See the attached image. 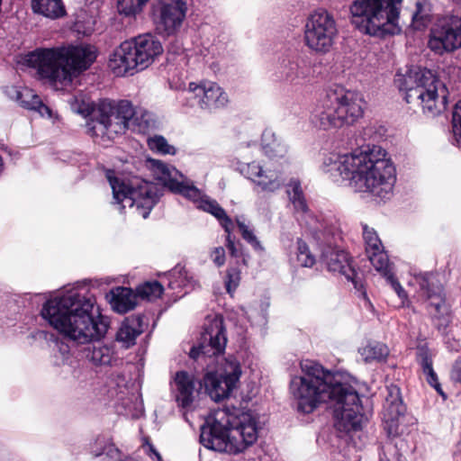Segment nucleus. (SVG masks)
Segmentation results:
<instances>
[{"mask_svg":"<svg viewBox=\"0 0 461 461\" xmlns=\"http://www.w3.org/2000/svg\"><path fill=\"white\" fill-rule=\"evenodd\" d=\"M302 375L292 379L291 393L297 410L312 412L321 403L332 405L335 427L339 431L351 432L362 429L366 421L357 389L342 374H332L320 364L304 360L301 363Z\"/></svg>","mask_w":461,"mask_h":461,"instance_id":"1","label":"nucleus"},{"mask_svg":"<svg viewBox=\"0 0 461 461\" xmlns=\"http://www.w3.org/2000/svg\"><path fill=\"white\" fill-rule=\"evenodd\" d=\"M323 172L334 181H348L357 192L388 198L396 182L395 167L378 146L365 147L348 154L330 153L324 157Z\"/></svg>","mask_w":461,"mask_h":461,"instance_id":"2","label":"nucleus"},{"mask_svg":"<svg viewBox=\"0 0 461 461\" xmlns=\"http://www.w3.org/2000/svg\"><path fill=\"white\" fill-rule=\"evenodd\" d=\"M95 303L93 295L71 290L48 300L41 316L64 337L85 344L100 339L108 330V322L103 316L95 319L92 315Z\"/></svg>","mask_w":461,"mask_h":461,"instance_id":"3","label":"nucleus"},{"mask_svg":"<svg viewBox=\"0 0 461 461\" xmlns=\"http://www.w3.org/2000/svg\"><path fill=\"white\" fill-rule=\"evenodd\" d=\"M208 426L201 430L200 442L206 448L238 454L258 439V421L250 412L221 408L213 411Z\"/></svg>","mask_w":461,"mask_h":461,"instance_id":"4","label":"nucleus"},{"mask_svg":"<svg viewBox=\"0 0 461 461\" xmlns=\"http://www.w3.org/2000/svg\"><path fill=\"white\" fill-rule=\"evenodd\" d=\"M364 104L360 93L341 86L330 87L312 109L311 122L324 131L353 124L363 116Z\"/></svg>","mask_w":461,"mask_h":461,"instance_id":"5","label":"nucleus"},{"mask_svg":"<svg viewBox=\"0 0 461 461\" xmlns=\"http://www.w3.org/2000/svg\"><path fill=\"white\" fill-rule=\"evenodd\" d=\"M394 81L404 92L406 102L420 106L424 113L435 116L444 108L447 88L430 70L411 68L405 74L398 73Z\"/></svg>","mask_w":461,"mask_h":461,"instance_id":"6","label":"nucleus"},{"mask_svg":"<svg viewBox=\"0 0 461 461\" xmlns=\"http://www.w3.org/2000/svg\"><path fill=\"white\" fill-rule=\"evenodd\" d=\"M402 0H355L350 5L352 23L359 32L377 38L401 32L400 6Z\"/></svg>","mask_w":461,"mask_h":461,"instance_id":"7","label":"nucleus"},{"mask_svg":"<svg viewBox=\"0 0 461 461\" xmlns=\"http://www.w3.org/2000/svg\"><path fill=\"white\" fill-rule=\"evenodd\" d=\"M147 166L151 170L153 176L160 181L163 185L167 186L170 191L180 194L193 201L196 203L197 208L212 214L219 220L221 227L227 233L226 236H231L233 221L215 200L203 195L202 192L195 187L191 181L187 180L176 167L154 158L148 159Z\"/></svg>","mask_w":461,"mask_h":461,"instance_id":"8","label":"nucleus"},{"mask_svg":"<svg viewBox=\"0 0 461 461\" xmlns=\"http://www.w3.org/2000/svg\"><path fill=\"white\" fill-rule=\"evenodd\" d=\"M163 52L160 42L151 34L135 37L117 47L109 59V67L117 76L147 68Z\"/></svg>","mask_w":461,"mask_h":461,"instance_id":"9","label":"nucleus"},{"mask_svg":"<svg viewBox=\"0 0 461 461\" xmlns=\"http://www.w3.org/2000/svg\"><path fill=\"white\" fill-rule=\"evenodd\" d=\"M132 115L133 106L129 101L102 100L87 122V132L95 142L105 143L128 130Z\"/></svg>","mask_w":461,"mask_h":461,"instance_id":"10","label":"nucleus"},{"mask_svg":"<svg viewBox=\"0 0 461 461\" xmlns=\"http://www.w3.org/2000/svg\"><path fill=\"white\" fill-rule=\"evenodd\" d=\"M106 177L113 190V199L122 207L131 210L146 219L158 199V189L150 182L133 179L129 185L114 176L113 171H107Z\"/></svg>","mask_w":461,"mask_h":461,"instance_id":"11","label":"nucleus"},{"mask_svg":"<svg viewBox=\"0 0 461 461\" xmlns=\"http://www.w3.org/2000/svg\"><path fill=\"white\" fill-rule=\"evenodd\" d=\"M23 62L35 69L41 79L47 80L57 88L70 84V70L66 65L64 47L38 48L26 54Z\"/></svg>","mask_w":461,"mask_h":461,"instance_id":"12","label":"nucleus"},{"mask_svg":"<svg viewBox=\"0 0 461 461\" xmlns=\"http://www.w3.org/2000/svg\"><path fill=\"white\" fill-rule=\"evenodd\" d=\"M339 31L334 16L325 9L312 11L303 25V43L312 52L326 54L336 41Z\"/></svg>","mask_w":461,"mask_h":461,"instance_id":"13","label":"nucleus"},{"mask_svg":"<svg viewBox=\"0 0 461 461\" xmlns=\"http://www.w3.org/2000/svg\"><path fill=\"white\" fill-rule=\"evenodd\" d=\"M425 307L434 327L444 332L452 321L449 304L446 302L442 285L431 274H426L420 280Z\"/></svg>","mask_w":461,"mask_h":461,"instance_id":"14","label":"nucleus"},{"mask_svg":"<svg viewBox=\"0 0 461 461\" xmlns=\"http://www.w3.org/2000/svg\"><path fill=\"white\" fill-rule=\"evenodd\" d=\"M241 375L239 361L232 357L225 358L216 372H208L203 380L209 396L215 402L228 398Z\"/></svg>","mask_w":461,"mask_h":461,"instance_id":"15","label":"nucleus"},{"mask_svg":"<svg viewBox=\"0 0 461 461\" xmlns=\"http://www.w3.org/2000/svg\"><path fill=\"white\" fill-rule=\"evenodd\" d=\"M429 50L438 55L453 52L461 48V18L445 17L430 30Z\"/></svg>","mask_w":461,"mask_h":461,"instance_id":"16","label":"nucleus"},{"mask_svg":"<svg viewBox=\"0 0 461 461\" xmlns=\"http://www.w3.org/2000/svg\"><path fill=\"white\" fill-rule=\"evenodd\" d=\"M185 94L189 106L206 111L222 108L229 102L226 92L218 84L211 81L190 82Z\"/></svg>","mask_w":461,"mask_h":461,"instance_id":"17","label":"nucleus"},{"mask_svg":"<svg viewBox=\"0 0 461 461\" xmlns=\"http://www.w3.org/2000/svg\"><path fill=\"white\" fill-rule=\"evenodd\" d=\"M227 339L223 320L219 315L207 318L201 342L190 351V357L196 359L200 355L212 357L221 354L226 346Z\"/></svg>","mask_w":461,"mask_h":461,"instance_id":"18","label":"nucleus"},{"mask_svg":"<svg viewBox=\"0 0 461 461\" xmlns=\"http://www.w3.org/2000/svg\"><path fill=\"white\" fill-rule=\"evenodd\" d=\"M187 11V0H158L156 17L158 30L167 35L176 33L182 26Z\"/></svg>","mask_w":461,"mask_h":461,"instance_id":"19","label":"nucleus"},{"mask_svg":"<svg viewBox=\"0 0 461 461\" xmlns=\"http://www.w3.org/2000/svg\"><path fill=\"white\" fill-rule=\"evenodd\" d=\"M64 54L70 70V82L77 74L87 69L96 58L95 49L90 45L64 47Z\"/></svg>","mask_w":461,"mask_h":461,"instance_id":"20","label":"nucleus"},{"mask_svg":"<svg viewBox=\"0 0 461 461\" xmlns=\"http://www.w3.org/2000/svg\"><path fill=\"white\" fill-rule=\"evenodd\" d=\"M172 388L177 405L185 409L193 404L198 393L194 375L185 371L176 374Z\"/></svg>","mask_w":461,"mask_h":461,"instance_id":"21","label":"nucleus"},{"mask_svg":"<svg viewBox=\"0 0 461 461\" xmlns=\"http://www.w3.org/2000/svg\"><path fill=\"white\" fill-rule=\"evenodd\" d=\"M310 68L296 57L283 58L277 67L281 80L291 85H300L310 74Z\"/></svg>","mask_w":461,"mask_h":461,"instance_id":"22","label":"nucleus"},{"mask_svg":"<svg viewBox=\"0 0 461 461\" xmlns=\"http://www.w3.org/2000/svg\"><path fill=\"white\" fill-rule=\"evenodd\" d=\"M326 257L328 269L344 276L348 280L356 284L357 273L351 265L348 254L344 250L332 249Z\"/></svg>","mask_w":461,"mask_h":461,"instance_id":"23","label":"nucleus"},{"mask_svg":"<svg viewBox=\"0 0 461 461\" xmlns=\"http://www.w3.org/2000/svg\"><path fill=\"white\" fill-rule=\"evenodd\" d=\"M112 308L119 312L125 313L135 308L137 304V294L128 287H116L107 295Z\"/></svg>","mask_w":461,"mask_h":461,"instance_id":"24","label":"nucleus"},{"mask_svg":"<svg viewBox=\"0 0 461 461\" xmlns=\"http://www.w3.org/2000/svg\"><path fill=\"white\" fill-rule=\"evenodd\" d=\"M143 320L140 316L126 318L116 334V339L122 343L124 348H130L135 344L137 337L143 331Z\"/></svg>","mask_w":461,"mask_h":461,"instance_id":"25","label":"nucleus"},{"mask_svg":"<svg viewBox=\"0 0 461 461\" xmlns=\"http://www.w3.org/2000/svg\"><path fill=\"white\" fill-rule=\"evenodd\" d=\"M84 356L87 361L95 366H112L115 358L113 348L108 345L92 344L84 349Z\"/></svg>","mask_w":461,"mask_h":461,"instance_id":"26","label":"nucleus"},{"mask_svg":"<svg viewBox=\"0 0 461 461\" xmlns=\"http://www.w3.org/2000/svg\"><path fill=\"white\" fill-rule=\"evenodd\" d=\"M262 149L270 159L284 158L288 151L285 142L271 130H266L262 134Z\"/></svg>","mask_w":461,"mask_h":461,"instance_id":"27","label":"nucleus"},{"mask_svg":"<svg viewBox=\"0 0 461 461\" xmlns=\"http://www.w3.org/2000/svg\"><path fill=\"white\" fill-rule=\"evenodd\" d=\"M32 7L34 13L52 20L59 19L66 14L65 6L61 0H32Z\"/></svg>","mask_w":461,"mask_h":461,"instance_id":"28","label":"nucleus"},{"mask_svg":"<svg viewBox=\"0 0 461 461\" xmlns=\"http://www.w3.org/2000/svg\"><path fill=\"white\" fill-rule=\"evenodd\" d=\"M417 361L420 365L424 375H426L427 382L433 386L437 392L446 399V395L443 393L439 383L438 382V376L432 367V359L429 351L427 348L421 347L417 350Z\"/></svg>","mask_w":461,"mask_h":461,"instance_id":"29","label":"nucleus"},{"mask_svg":"<svg viewBox=\"0 0 461 461\" xmlns=\"http://www.w3.org/2000/svg\"><path fill=\"white\" fill-rule=\"evenodd\" d=\"M358 353L365 363L381 362L389 356V348L382 342L369 341L358 348Z\"/></svg>","mask_w":461,"mask_h":461,"instance_id":"30","label":"nucleus"},{"mask_svg":"<svg viewBox=\"0 0 461 461\" xmlns=\"http://www.w3.org/2000/svg\"><path fill=\"white\" fill-rule=\"evenodd\" d=\"M23 108L37 111L43 117H51V110L42 103L32 89L23 87L18 103Z\"/></svg>","mask_w":461,"mask_h":461,"instance_id":"31","label":"nucleus"},{"mask_svg":"<svg viewBox=\"0 0 461 461\" xmlns=\"http://www.w3.org/2000/svg\"><path fill=\"white\" fill-rule=\"evenodd\" d=\"M286 193L295 212L306 213L308 212V204L299 180L291 179L287 185Z\"/></svg>","mask_w":461,"mask_h":461,"instance_id":"32","label":"nucleus"},{"mask_svg":"<svg viewBox=\"0 0 461 461\" xmlns=\"http://www.w3.org/2000/svg\"><path fill=\"white\" fill-rule=\"evenodd\" d=\"M154 124L155 122L150 113L140 108H133V115L131 117L129 122L128 130L140 133H146L154 127Z\"/></svg>","mask_w":461,"mask_h":461,"instance_id":"33","label":"nucleus"},{"mask_svg":"<svg viewBox=\"0 0 461 461\" xmlns=\"http://www.w3.org/2000/svg\"><path fill=\"white\" fill-rule=\"evenodd\" d=\"M283 184L284 179L279 173L272 171L271 169H267L263 176H261L254 185L262 192L274 193L280 189Z\"/></svg>","mask_w":461,"mask_h":461,"instance_id":"34","label":"nucleus"},{"mask_svg":"<svg viewBox=\"0 0 461 461\" xmlns=\"http://www.w3.org/2000/svg\"><path fill=\"white\" fill-rule=\"evenodd\" d=\"M367 256L375 270L380 272L386 279L393 276L388 256L383 249L378 251H372Z\"/></svg>","mask_w":461,"mask_h":461,"instance_id":"35","label":"nucleus"},{"mask_svg":"<svg viewBox=\"0 0 461 461\" xmlns=\"http://www.w3.org/2000/svg\"><path fill=\"white\" fill-rule=\"evenodd\" d=\"M384 411H391L393 413H403L404 406L402 404L398 386L391 384L387 387V395L384 404Z\"/></svg>","mask_w":461,"mask_h":461,"instance_id":"36","label":"nucleus"},{"mask_svg":"<svg viewBox=\"0 0 461 461\" xmlns=\"http://www.w3.org/2000/svg\"><path fill=\"white\" fill-rule=\"evenodd\" d=\"M403 413H393L391 411H383V420L384 429L389 437H397L401 435L403 430L401 429V419Z\"/></svg>","mask_w":461,"mask_h":461,"instance_id":"37","label":"nucleus"},{"mask_svg":"<svg viewBox=\"0 0 461 461\" xmlns=\"http://www.w3.org/2000/svg\"><path fill=\"white\" fill-rule=\"evenodd\" d=\"M412 20L417 28L425 26L429 18V4L427 0H413Z\"/></svg>","mask_w":461,"mask_h":461,"instance_id":"38","label":"nucleus"},{"mask_svg":"<svg viewBox=\"0 0 461 461\" xmlns=\"http://www.w3.org/2000/svg\"><path fill=\"white\" fill-rule=\"evenodd\" d=\"M164 288L158 281L146 282L137 288V297L153 301L158 299L163 294Z\"/></svg>","mask_w":461,"mask_h":461,"instance_id":"39","label":"nucleus"},{"mask_svg":"<svg viewBox=\"0 0 461 461\" xmlns=\"http://www.w3.org/2000/svg\"><path fill=\"white\" fill-rule=\"evenodd\" d=\"M296 258L302 267H311L315 264V258L310 251L308 245L300 238L296 240Z\"/></svg>","mask_w":461,"mask_h":461,"instance_id":"40","label":"nucleus"},{"mask_svg":"<svg viewBox=\"0 0 461 461\" xmlns=\"http://www.w3.org/2000/svg\"><path fill=\"white\" fill-rule=\"evenodd\" d=\"M239 171L242 176L255 184L267 169H264L258 163L252 161L250 163L240 162Z\"/></svg>","mask_w":461,"mask_h":461,"instance_id":"41","label":"nucleus"},{"mask_svg":"<svg viewBox=\"0 0 461 461\" xmlns=\"http://www.w3.org/2000/svg\"><path fill=\"white\" fill-rule=\"evenodd\" d=\"M95 447H93L91 453L94 456L97 457L102 455H106L111 459H120L121 453L113 444L105 443L104 439L97 438L95 442Z\"/></svg>","mask_w":461,"mask_h":461,"instance_id":"42","label":"nucleus"},{"mask_svg":"<svg viewBox=\"0 0 461 461\" xmlns=\"http://www.w3.org/2000/svg\"><path fill=\"white\" fill-rule=\"evenodd\" d=\"M314 222L310 223V230L312 235L320 241L330 242V237L333 234V227L328 226L323 221L313 219Z\"/></svg>","mask_w":461,"mask_h":461,"instance_id":"43","label":"nucleus"},{"mask_svg":"<svg viewBox=\"0 0 461 461\" xmlns=\"http://www.w3.org/2000/svg\"><path fill=\"white\" fill-rule=\"evenodd\" d=\"M148 145L153 151L161 153L163 155H175L176 148L170 145L167 140L160 135H156L148 140Z\"/></svg>","mask_w":461,"mask_h":461,"instance_id":"44","label":"nucleus"},{"mask_svg":"<svg viewBox=\"0 0 461 461\" xmlns=\"http://www.w3.org/2000/svg\"><path fill=\"white\" fill-rule=\"evenodd\" d=\"M71 357L69 346L61 340H57L53 348V363L61 366L68 363Z\"/></svg>","mask_w":461,"mask_h":461,"instance_id":"45","label":"nucleus"},{"mask_svg":"<svg viewBox=\"0 0 461 461\" xmlns=\"http://www.w3.org/2000/svg\"><path fill=\"white\" fill-rule=\"evenodd\" d=\"M363 237L366 242V254H369L372 251H378L383 249L382 242L373 229H369L367 226H365L363 230Z\"/></svg>","mask_w":461,"mask_h":461,"instance_id":"46","label":"nucleus"},{"mask_svg":"<svg viewBox=\"0 0 461 461\" xmlns=\"http://www.w3.org/2000/svg\"><path fill=\"white\" fill-rule=\"evenodd\" d=\"M452 131L454 144L461 148V101L455 105L453 111Z\"/></svg>","mask_w":461,"mask_h":461,"instance_id":"47","label":"nucleus"},{"mask_svg":"<svg viewBox=\"0 0 461 461\" xmlns=\"http://www.w3.org/2000/svg\"><path fill=\"white\" fill-rule=\"evenodd\" d=\"M170 276L176 278L175 280H170L168 283V286L172 289H176L177 287H185L190 280L187 277V271L184 267H176L170 273Z\"/></svg>","mask_w":461,"mask_h":461,"instance_id":"48","label":"nucleus"},{"mask_svg":"<svg viewBox=\"0 0 461 461\" xmlns=\"http://www.w3.org/2000/svg\"><path fill=\"white\" fill-rule=\"evenodd\" d=\"M142 5L137 0H118L117 8L120 14L134 15L142 8Z\"/></svg>","mask_w":461,"mask_h":461,"instance_id":"49","label":"nucleus"},{"mask_svg":"<svg viewBox=\"0 0 461 461\" xmlns=\"http://www.w3.org/2000/svg\"><path fill=\"white\" fill-rule=\"evenodd\" d=\"M240 272L237 268H229L226 273L225 287L232 294L240 285Z\"/></svg>","mask_w":461,"mask_h":461,"instance_id":"50","label":"nucleus"},{"mask_svg":"<svg viewBox=\"0 0 461 461\" xmlns=\"http://www.w3.org/2000/svg\"><path fill=\"white\" fill-rule=\"evenodd\" d=\"M70 108L74 113L81 114L84 117L89 115L92 110V106L89 102L78 100L77 97H73L70 101Z\"/></svg>","mask_w":461,"mask_h":461,"instance_id":"51","label":"nucleus"},{"mask_svg":"<svg viewBox=\"0 0 461 461\" xmlns=\"http://www.w3.org/2000/svg\"><path fill=\"white\" fill-rule=\"evenodd\" d=\"M243 240H245L256 251L264 252L265 248L258 240L253 230L249 228L248 230L241 234Z\"/></svg>","mask_w":461,"mask_h":461,"instance_id":"52","label":"nucleus"},{"mask_svg":"<svg viewBox=\"0 0 461 461\" xmlns=\"http://www.w3.org/2000/svg\"><path fill=\"white\" fill-rule=\"evenodd\" d=\"M258 150V147L255 142L248 143L246 145L241 144L237 149V154L240 158L247 159L249 158H253L254 151Z\"/></svg>","mask_w":461,"mask_h":461,"instance_id":"53","label":"nucleus"},{"mask_svg":"<svg viewBox=\"0 0 461 461\" xmlns=\"http://www.w3.org/2000/svg\"><path fill=\"white\" fill-rule=\"evenodd\" d=\"M387 282L391 285L392 288L397 294L399 298L402 300V304L404 305L405 302L408 299L407 294L404 289L402 287L400 283L393 277V275L386 279Z\"/></svg>","mask_w":461,"mask_h":461,"instance_id":"54","label":"nucleus"},{"mask_svg":"<svg viewBox=\"0 0 461 461\" xmlns=\"http://www.w3.org/2000/svg\"><path fill=\"white\" fill-rule=\"evenodd\" d=\"M142 448L144 453L153 461H162V456L159 452L155 448V447L146 440L142 444Z\"/></svg>","mask_w":461,"mask_h":461,"instance_id":"55","label":"nucleus"},{"mask_svg":"<svg viewBox=\"0 0 461 461\" xmlns=\"http://www.w3.org/2000/svg\"><path fill=\"white\" fill-rule=\"evenodd\" d=\"M211 258L217 267L225 264V250L222 247L215 248L211 253Z\"/></svg>","mask_w":461,"mask_h":461,"instance_id":"56","label":"nucleus"},{"mask_svg":"<svg viewBox=\"0 0 461 461\" xmlns=\"http://www.w3.org/2000/svg\"><path fill=\"white\" fill-rule=\"evenodd\" d=\"M23 87H19L15 86H8L5 88V95L12 100L19 103V99H21L22 92Z\"/></svg>","mask_w":461,"mask_h":461,"instance_id":"57","label":"nucleus"},{"mask_svg":"<svg viewBox=\"0 0 461 461\" xmlns=\"http://www.w3.org/2000/svg\"><path fill=\"white\" fill-rule=\"evenodd\" d=\"M226 247L232 257L239 256V249L231 236H226Z\"/></svg>","mask_w":461,"mask_h":461,"instance_id":"58","label":"nucleus"},{"mask_svg":"<svg viewBox=\"0 0 461 461\" xmlns=\"http://www.w3.org/2000/svg\"><path fill=\"white\" fill-rule=\"evenodd\" d=\"M235 221L240 231V234H242L244 231L249 229V226L246 223L243 216H237Z\"/></svg>","mask_w":461,"mask_h":461,"instance_id":"59","label":"nucleus"},{"mask_svg":"<svg viewBox=\"0 0 461 461\" xmlns=\"http://www.w3.org/2000/svg\"><path fill=\"white\" fill-rule=\"evenodd\" d=\"M452 375L457 381L461 383V362H456Z\"/></svg>","mask_w":461,"mask_h":461,"instance_id":"60","label":"nucleus"},{"mask_svg":"<svg viewBox=\"0 0 461 461\" xmlns=\"http://www.w3.org/2000/svg\"><path fill=\"white\" fill-rule=\"evenodd\" d=\"M3 169H4V162H3L2 157L0 156V173L3 171Z\"/></svg>","mask_w":461,"mask_h":461,"instance_id":"61","label":"nucleus"},{"mask_svg":"<svg viewBox=\"0 0 461 461\" xmlns=\"http://www.w3.org/2000/svg\"><path fill=\"white\" fill-rule=\"evenodd\" d=\"M140 4L144 5L149 0H137Z\"/></svg>","mask_w":461,"mask_h":461,"instance_id":"62","label":"nucleus"}]
</instances>
